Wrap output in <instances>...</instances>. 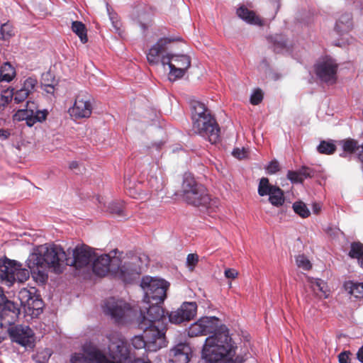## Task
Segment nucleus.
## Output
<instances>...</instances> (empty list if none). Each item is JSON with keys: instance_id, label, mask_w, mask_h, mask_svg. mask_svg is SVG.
Here are the masks:
<instances>
[{"instance_id": "28", "label": "nucleus", "mask_w": 363, "mask_h": 363, "mask_svg": "<svg viewBox=\"0 0 363 363\" xmlns=\"http://www.w3.org/2000/svg\"><path fill=\"white\" fill-rule=\"evenodd\" d=\"M174 67L187 70L191 66V59L186 55H174L172 56Z\"/></svg>"}, {"instance_id": "32", "label": "nucleus", "mask_w": 363, "mask_h": 363, "mask_svg": "<svg viewBox=\"0 0 363 363\" xmlns=\"http://www.w3.org/2000/svg\"><path fill=\"white\" fill-rule=\"evenodd\" d=\"M72 31L78 35L82 43H86L88 40L86 35V28L84 23L80 21H73L72 24Z\"/></svg>"}, {"instance_id": "26", "label": "nucleus", "mask_w": 363, "mask_h": 363, "mask_svg": "<svg viewBox=\"0 0 363 363\" xmlns=\"http://www.w3.org/2000/svg\"><path fill=\"white\" fill-rule=\"evenodd\" d=\"M16 77V70L10 62H4L0 67V82H10Z\"/></svg>"}, {"instance_id": "38", "label": "nucleus", "mask_w": 363, "mask_h": 363, "mask_svg": "<svg viewBox=\"0 0 363 363\" xmlns=\"http://www.w3.org/2000/svg\"><path fill=\"white\" fill-rule=\"evenodd\" d=\"M348 255L352 259H360L363 257V244L360 242H352Z\"/></svg>"}, {"instance_id": "2", "label": "nucleus", "mask_w": 363, "mask_h": 363, "mask_svg": "<svg viewBox=\"0 0 363 363\" xmlns=\"http://www.w3.org/2000/svg\"><path fill=\"white\" fill-rule=\"evenodd\" d=\"M208 336L203 346L202 358L208 363H237L234 359L238 349L236 343L230 335L225 325H220V320L215 316L202 317L191 324L188 329L190 337Z\"/></svg>"}, {"instance_id": "61", "label": "nucleus", "mask_w": 363, "mask_h": 363, "mask_svg": "<svg viewBox=\"0 0 363 363\" xmlns=\"http://www.w3.org/2000/svg\"><path fill=\"white\" fill-rule=\"evenodd\" d=\"M45 91L49 94L54 92V86L52 84H45Z\"/></svg>"}, {"instance_id": "14", "label": "nucleus", "mask_w": 363, "mask_h": 363, "mask_svg": "<svg viewBox=\"0 0 363 363\" xmlns=\"http://www.w3.org/2000/svg\"><path fill=\"white\" fill-rule=\"evenodd\" d=\"M338 65L331 59L326 58L318 62L314 66L317 77L323 82L333 84L337 80Z\"/></svg>"}, {"instance_id": "18", "label": "nucleus", "mask_w": 363, "mask_h": 363, "mask_svg": "<svg viewBox=\"0 0 363 363\" xmlns=\"http://www.w3.org/2000/svg\"><path fill=\"white\" fill-rule=\"evenodd\" d=\"M191 349L186 343H179L170 350L169 363H189Z\"/></svg>"}, {"instance_id": "19", "label": "nucleus", "mask_w": 363, "mask_h": 363, "mask_svg": "<svg viewBox=\"0 0 363 363\" xmlns=\"http://www.w3.org/2000/svg\"><path fill=\"white\" fill-rule=\"evenodd\" d=\"M179 40V39L162 38H160L150 50L147 59L150 64L155 65L159 62V57L165 51L167 44Z\"/></svg>"}, {"instance_id": "6", "label": "nucleus", "mask_w": 363, "mask_h": 363, "mask_svg": "<svg viewBox=\"0 0 363 363\" xmlns=\"http://www.w3.org/2000/svg\"><path fill=\"white\" fill-rule=\"evenodd\" d=\"M29 269H30L29 268ZM31 270L23 267L22 264L6 257L0 259V281L8 286L16 281L23 283L30 277Z\"/></svg>"}, {"instance_id": "22", "label": "nucleus", "mask_w": 363, "mask_h": 363, "mask_svg": "<svg viewBox=\"0 0 363 363\" xmlns=\"http://www.w3.org/2000/svg\"><path fill=\"white\" fill-rule=\"evenodd\" d=\"M272 48L277 53H281L288 50L287 40L284 35L276 34L267 38Z\"/></svg>"}, {"instance_id": "13", "label": "nucleus", "mask_w": 363, "mask_h": 363, "mask_svg": "<svg viewBox=\"0 0 363 363\" xmlns=\"http://www.w3.org/2000/svg\"><path fill=\"white\" fill-rule=\"evenodd\" d=\"M92 109L91 96L86 91H80L68 113L74 119H81L89 118L91 115Z\"/></svg>"}, {"instance_id": "48", "label": "nucleus", "mask_w": 363, "mask_h": 363, "mask_svg": "<svg viewBox=\"0 0 363 363\" xmlns=\"http://www.w3.org/2000/svg\"><path fill=\"white\" fill-rule=\"evenodd\" d=\"M301 178L303 181L305 179L311 178L314 176V171L310 167H302L300 169L298 170Z\"/></svg>"}, {"instance_id": "47", "label": "nucleus", "mask_w": 363, "mask_h": 363, "mask_svg": "<svg viewBox=\"0 0 363 363\" xmlns=\"http://www.w3.org/2000/svg\"><path fill=\"white\" fill-rule=\"evenodd\" d=\"M1 38L6 40L13 35V30L9 24H3L0 30Z\"/></svg>"}, {"instance_id": "55", "label": "nucleus", "mask_w": 363, "mask_h": 363, "mask_svg": "<svg viewBox=\"0 0 363 363\" xmlns=\"http://www.w3.org/2000/svg\"><path fill=\"white\" fill-rule=\"evenodd\" d=\"M238 273L233 269H227L225 270V276L228 279H235L237 277Z\"/></svg>"}, {"instance_id": "3", "label": "nucleus", "mask_w": 363, "mask_h": 363, "mask_svg": "<svg viewBox=\"0 0 363 363\" xmlns=\"http://www.w3.org/2000/svg\"><path fill=\"white\" fill-rule=\"evenodd\" d=\"M92 262V269L95 274L104 277L111 272L126 283H130L141 273V267L139 265L140 259L137 257L121 264V260L118 257H111L108 254H103L100 256L96 255Z\"/></svg>"}, {"instance_id": "15", "label": "nucleus", "mask_w": 363, "mask_h": 363, "mask_svg": "<svg viewBox=\"0 0 363 363\" xmlns=\"http://www.w3.org/2000/svg\"><path fill=\"white\" fill-rule=\"evenodd\" d=\"M197 304L196 302H184L176 311L169 315L172 323L180 324L194 318L196 314Z\"/></svg>"}, {"instance_id": "12", "label": "nucleus", "mask_w": 363, "mask_h": 363, "mask_svg": "<svg viewBox=\"0 0 363 363\" xmlns=\"http://www.w3.org/2000/svg\"><path fill=\"white\" fill-rule=\"evenodd\" d=\"M109 344L108 351L113 359L118 358L120 360H130L133 354L129 349L125 340L118 333H113L107 336Z\"/></svg>"}, {"instance_id": "31", "label": "nucleus", "mask_w": 363, "mask_h": 363, "mask_svg": "<svg viewBox=\"0 0 363 363\" xmlns=\"http://www.w3.org/2000/svg\"><path fill=\"white\" fill-rule=\"evenodd\" d=\"M36 292V290L35 288H32L30 289H22L18 292V299L21 301V306H23L24 308H26L28 305H29L30 302L31 301L33 298V296Z\"/></svg>"}, {"instance_id": "63", "label": "nucleus", "mask_w": 363, "mask_h": 363, "mask_svg": "<svg viewBox=\"0 0 363 363\" xmlns=\"http://www.w3.org/2000/svg\"><path fill=\"white\" fill-rule=\"evenodd\" d=\"M77 167H78V163H77V162H75V161H74V162H72L70 164V165H69V167H70L71 169H75V168H77Z\"/></svg>"}, {"instance_id": "21", "label": "nucleus", "mask_w": 363, "mask_h": 363, "mask_svg": "<svg viewBox=\"0 0 363 363\" xmlns=\"http://www.w3.org/2000/svg\"><path fill=\"white\" fill-rule=\"evenodd\" d=\"M237 15L239 18L245 21L246 23L252 25L262 26V21L256 13L249 10L244 6H241L237 9Z\"/></svg>"}, {"instance_id": "51", "label": "nucleus", "mask_w": 363, "mask_h": 363, "mask_svg": "<svg viewBox=\"0 0 363 363\" xmlns=\"http://www.w3.org/2000/svg\"><path fill=\"white\" fill-rule=\"evenodd\" d=\"M352 353L350 351H344L339 354L338 360L340 363H350V356Z\"/></svg>"}, {"instance_id": "33", "label": "nucleus", "mask_w": 363, "mask_h": 363, "mask_svg": "<svg viewBox=\"0 0 363 363\" xmlns=\"http://www.w3.org/2000/svg\"><path fill=\"white\" fill-rule=\"evenodd\" d=\"M125 186L126 189V194L130 197L138 199L141 194L140 184H135V182H132L130 179H125Z\"/></svg>"}, {"instance_id": "27", "label": "nucleus", "mask_w": 363, "mask_h": 363, "mask_svg": "<svg viewBox=\"0 0 363 363\" xmlns=\"http://www.w3.org/2000/svg\"><path fill=\"white\" fill-rule=\"evenodd\" d=\"M27 310L30 312L33 315H38L43 310V301L36 292L33 296V298L29 305L26 307Z\"/></svg>"}, {"instance_id": "43", "label": "nucleus", "mask_w": 363, "mask_h": 363, "mask_svg": "<svg viewBox=\"0 0 363 363\" xmlns=\"http://www.w3.org/2000/svg\"><path fill=\"white\" fill-rule=\"evenodd\" d=\"M48 111L45 109L40 111L37 109L35 111L34 114L31 116V120L33 121V124L36 122H43L47 118Z\"/></svg>"}, {"instance_id": "54", "label": "nucleus", "mask_w": 363, "mask_h": 363, "mask_svg": "<svg viewBox=\"0 0 363 363\" xmlns=\"http://www.w3.org/2000/svg\"><path fill=\"white\" fill-rule=\"evenodd\" d=\"M173 55H163L161 58V62L163 65H167L169 66V67L170 68V65H172L173 64V62H172V56Z\"/></svg>"}, {"instance_id": "44", "label": "nucleus", "mask_w": 363, "mask_h": 363, "mask_svg": "<svg viewBox=\"0 0 363 363\" xmlns=\"http://www.w3.org/2000/svg\"><path fill=\"white\" fill-rule=\"evenodd\" d=\"M296 262L298 267L304 270H308L311 268L310 261L304 255H298L296 259Z\"/></svg>"}, {"instance_id": "39", "label": "nucleus", "mask_w": 363, "mask_h": 363, "mask_svg": "<svg viewBox=\"0 0 363 363\" xmlns=\"http://www.w3.org/2000/svg\"><path fill=\"white\" fill-rule=\"evenodd\" d=\"M13 89H8L1 91L0 94V110L4 109L13 99Z\"/></svg>"}, {"instance_id": "37", "label": "nucleus", "mask_w": 363, "mask_h": 363, "mask_svg": "<svg viewBox=\"0 0 363 363\" xmlns=\"http://www.w3.org/2000/svg\"><path fill=\"white\" fill-rule=\"evenodd\" d=\"M337 147L333 141L323 140L317 147V150L320 154L332 155L333 154Z\"/></svg>"}, {"instance_id": "1", "label": "nucleus", "mask_w": 363, "mask_h": 363, "mask_svg": "<svg viewBox=\"0 0 363 363\" xmlns=\"http://www.w3.org/2000/svg\"><path fill=\"white\" fill-rule=\"evenodd\" d=\"M96 257L95 251L85 245H77L67 252L59 245L47 244L37 247L26 260L36 281L45 283L48 279V269L56 274L63 272L65 266L82 269L88 267Z\"/></svg>"}, {"instance_id": "29", "label": "nucleus", "mask_w": 363, "mask_h": 363, "mask_svg": "<svg viewBox=\"0 0 363 363\" xmlns=\"http://www.w3.org/2000/svg\"><path fill=\"white\" fill-rule=\"evenodd\" d=\"M269 201L272 205L279 207L284 203L283 191L278 186L273 189V191L269 195Z\"/></svg>"}, {"instance_id": "16", "label": "nucleus", "mask_w": 363, "mask_h": 363, "mask_svg": "<svg viewBox=\"0 0 363 363\" xmlns=\"http://www.w3.org/2000/svg\"><path fill=\"white\" fill-rule=\"evenodd\" d=\"M9 325L8 329L9 336L13 342L22 346L30 345L33 340V332L27 325Z\"/></svg>"}, {"instance_id": "46", "label": "nucleus", "mask_w": 363, "mask_h": 363, "mask_svg": "<svg viewBox=\"0 0 363 363\" xmlns=\"http://www.w3.org/2000/svg\"><path fill=\"white\" fill-rule=\"evenodd\" d=\"M263 99V93L261 89H257L250 96V103L253 105H258Z\"/></svg>"}, {"instance_id": "10", "label": "nucleus", "mask_w": 363, "mask_h": 363, "mask_svg": "<svg viewBox=\"0 0 363 363\" xmlns=\"http://www.w3.org/2000/svg\"><path fill=\"white\" fill-rule=\"evenodd\" d=\"M193 130L207 139L211 144L220 140V128L212 115L202 117L192 122Z\"/></svg>"}, {"instance_id": "40", "label": "nucleus", "mask_w": 363, "mask_h": 363, "mask_svg": "<svg viewBox=\"0 0 363 363\" xmlns=\"http://www.w3.org/2000/svg\"><path fill=\"white\" fill-rule=\"evenodd\" d=\"M292 208L294 212L301 218H307L310 216V211L303 201H296L293 203Z\"/></svg>"}, {"instance_id": "36", "label": "nucleus", "mask_w": 363, "mask_h": 363, "mask_svg": "<svg viewBox=\"0 0 363 363\" xmlns=\"http://www.w3.org/2000/svg\"><path fill=\"white\" fill-rule=\"evenodd\" d=\"M340 143L344 152H347L349 154H352L354 152L357 153L358 152L359 145L358 144V142L354 139H345L342 140Z\"/></svg>"}, {"instance_id": "59", "label": "nucleus", "mask_w": 363, "mask_h": 363, "mask_svg": "<svg viewBox=\"0 0 363 363\" xmlns=\"http://www.w3.org/2000/svg\"><path fill=\"white\" fill-rule=\"evenodd\" d=\"M357 357L360 362L363 363V345L359 349Z\"/></svg>"}, {"instance_id": "20", "label": "nucleus", "mask_w": 363, "mask_h": 363, "mask_svg": "<svg viewBox=\"0 0 363 363\" xmlns=\"http://www.w3.org/2000/svg\"><path fill=\"white\" fill-rule=\"evenodd\" d=\"M37 84V79L33 77L26 79L23 86L14 92L13 100L16 104L24 101L28 96L33 92Z\"/></svg>"}, {"instance_id": "62", "label": "nucleus", "mask_w": 363, "mask_h": 363, "mask_svg": "<svg viewBox=\"0 0 363 363\" xmlns=\"http://www.w3.org/2000/svg\"><path fill=\"white\" fill-rule=\"evenodd\" d=\"M121 361L122 360H120L119 359L118 361L111 360L105 355V360L102 363H122Z\"/></svg>"}, {"instance_id": "35", "label": "nucleus", "mask_w": 363, "mask_h": 363, "mask_svg": "<svg viewBox=\"0 0 363 363\" xmlns=\"http://www.w3.org/2000/svg\"><path fill=\"white\" fill-rule=\"evenodd\" d=\"M107 211L119 217H125L123 203L121 201H111L107 206Z\"/></svg>"}, {"instance_id": "34", "label": "nucleus", "mask_w": 363, "mask_h": 363, "mask_svg": "<svg viewBox=\"0 0 363 363\" xmlns=\"http://www.w3.org/2000/svg\"><path fill=\"white\" fill-rule=\"evenodd\" d=\"M277 186H274L269 184V179L266 177H262L259 180L258 186V194L260 196H264L269 195L273 191V189H275Z\"/></svg>"}, {"instance_id": "57", "label": "nucleus", "mask_w": 363, "mask_h": 363, "mask_svg": "<svg viewBox=\"0 0 363 363\" xmlns=\"http://www.w3.org/2000/svg\"><path fill=\"white\" fill-rule=\"evenodd\" d=\"M357 157L359 162L363 163V143L359 145L358 152H357Z\"/></svg>"}, {"instance_id": "60", "label": "nucleus", "mask_w": 363, "mask_h": 363, "mask_svg": "<svg viewBox=\"0 0 363 363\" xmlns=\"http://www.w3.org/2000/svg\"><path fill=\"white\" fill-rule=\"evenodd\" d=\"M130 363H151L149 360L141 358H135L133 360H129Z\"/></svg>"}, {"instance_id": "11", "label": "nucleus", "mask_w": 363, "mask_h": 363, "mask_svg": "<svg viewBox=\"0 0 363 363\" xmlns=\"http://www.w3.org/2000/svg\"><path fill=\"white\" fill-rule=\"evenodd\" d=\"M20 314L18 304L7 299L2 288L0 287V326L6 328L14 324Z\"/></svg>"}, {"instance_id": "64", "label": "nucleus", "mask_w": 363, "mask_h": 363, "mask_svg": "<svg viewBox=\"0 0 363 363\" xmlns=\"http://www.w3.org/2000/svg\"><path fill=\"white\" fill-rule=\"evenodd\" d=\"M320 207L317 204L313 205V211L315 213H318L319 212Z\"/></svg>"}, {"instance_id": "52", "label": "nucleus", "mask_w": 363, "mask_h": 363, "mask_svg": "<svg viewBox=\"0 0 363 363\" xmlns=\"http://www.w3.org/2000/svg\"><path fill=\"white\" fill-rule=\"evenodd\" d=\"M26 109L30 113V116L34 114L35 111L38 109V106L34 101H28L26 106Z\"/></svg>"}, {"instance_id": "24", "label": "nucleus", "mask_w": 363, "mask_h": 363, "mask_svg": "<svg viewBox=\"0 0 363 363\" xmlns=\"http://www.w3.org/2000/svg\"><path fill=\"white\" fill-rule=\"evenodd\" d=\"M352 28V18L350 13L342 14L337 21L335 29L338 33L350 31Z\"/></svg>"}, {"instance_id": "41", "label": "nucleus", "mask_w": 363, "mask_h": 363, "mask_svg": "<svg viewBox=\"0 0 363 363\" xmlns=\"http://www.w3.org/2000/svg\"><path fill=\"white\" fill-rule=\"evenodd\" d=\"M14 121H26V124L28 126H32L33 125V121L31 120V116H30V113L26 109H20L13 115Z\"/></svg>"}, {"instance_id": "9", "label": "nucleus", "mask_w": 363, "mask_h": 363, "mask_svg": "<svg viewBox=\"0 0 363 363\" xmlns=\"http://www.w3.org/2000/svg\"><path fill=\"white\" fill-rule=\"evenodd\" d=\"M104 313L117 323H124L130 319L133 309L123 300L109 298L104 302Z\"/></svg>"}, {"instance_id": "17", "label": "nucleus", "mask_w": 363, "mask_h": 363, "mask_svg": "<svg viewBox=\"0 0 363 363\" xmlns=\"http://www.w3.org/2000/svg\"><path fill=\"white\" fill-rule=\"evenodd\" d=\"M105 354L96 347L84 348V352H75L70 358L71 363H102Z\"/></svg>"}, {"instance_id": "23", "label": "nucleus", "mask_w": 363, "mask_h": 363, "mask_svg": "<svg viewBox=\"0 0 363 363\" xmlns=\"http://www.w3.org/2000/svg\"><path fill=\"white\" fill-rule=\"evenodd\" d=\"M192 122L201 119L202 117L211 115V111L207 108L204 104L194 101L191 103Z\"/></svg>"}, {"instance_id": "58", "label": "nucleus", "mask_w": 363, "mask_h": 363, "mask_svg": "<svg viewBox=\"0 0 363 363\" xmlns=\"http://www.w3.org/2000/svg\"><path fill=\"white\" fill-rule=\"evenodd\" d=\"M10 135V133L9 130L5 129H0V138L3 140L7 139Z\"/></svg>"}, {"instance_id": "42", "label": "nucleus", "mask_w": 363, "mask_h": 363, "mask_svg": "<svg viewBox=\"0 0 363 363\" xmlns=\"http://www.w3.org/2000/svg\"><path fill=\"white\" fill-rule=\"evenodd\" d=\"M187 70L177 68V67H174V65H170L169 72V79L170 81H175L178 79L182 78Z\"/></svg>"}, {"instance_id": "45", "label": "nucleus", "mask_w": 363, "mask_h": 363, "mask_svg": "<svg viewBox=\"0 0 363 363\" xmlns=\"http://www.w3.org/2000/svg\"><path fill=\"white\" fill-rule=\"evenodd\" d=\"M199 262V255L196 253H191L187 255L186 265L192 271Z\"/></svg>"}, {"instance_id": "49", "label": "nucleus", "mask_w": 363, "mask_h": 363, "mask_svg": "<svg viewBox=\"0 0 363 363\" xmlns=\"http://www.w3.org/2000/svg\"><path fill=\"white\" fill-rule=\"evenodd\" d=\"M287 178L292 183H302L303 180L301 178L298 171H289L287 173Z\"/></svg>"}, {"instance_id": "7", "label": "nucleus", "mask_w": 363, "mask_h": 363, "mask_svg": "<svg viewBox=\"0 0 363 363\" xmlns=\"http://www.w3.org/2000/svg\"><path fill=\"white\" fill-rule=\"evenodd\" d=\"M140 286L145 294L143 301L162 303L167 297L169 284L164 279L146 276L143 277Z\"/></svg>"}, {"instance_id": "30", "label": "nucleus", "mask_w": 363, "mask_h": 363, "mask_svg": "<svg viewBox=\"0 0 363 363\" xmlns=\"http://www.w3.org/2000/svg\"><path fill=\"white\" fill-rule=\"evenodd\" d=\"M311 287L313 291L318 294V292H320L323 295L327 298V284L320 279L309 278L308 279Z\"/></svg>"}, {"instance_id": "53", "label": "nucleus", "mask_w": 363, "mask_h": 363, "mask_svg": "<svg viewBox=\"0 0 363 363\" xmlns=\"http://www.w3.org/2000/svg\"><path fill=\"white\" fill-rule=\"evenodd\" d=\"M110 20L112 22L113 26L115 29L118 30L120 27V22L118 20L116 14L109 13Z\"/></svg>"}, {"instance_id": "50", "label": "nucleus", "mask_w": 363, "mask_h": 363, "mask_svg": "<svg viewBox=\"0 0 363 363\" xmlns=\"http://www.w3.org/2000/svg\"><path fill=\"white\" fill-rule=\"evenodd\" d=\"M269 174H274L279 169V165L277 161H272L266 168Z\"/></svg>"}, {"instance_id": "8", "label": "nucleus", "mask_w": 363, "mask_h": 363, "mask_svg": "<svg viewBox=\"0 0 363 363\" xmlns=\"http://www.w3.org/2000/svg\"><path fill=\"white\" fill-rule=\"evenodd\" d=\"M143 330V335H135L131 340L133 347L136 350L145 348L155 352L165 346V336H162L157 330L140 328Z\"/></svg>"}, {"instance_id": "25", "label": "nucleus", "mask_w": 363, "mask_h": 363, "mask_svg": "<svg viewBox=\"0 0 363 363\" xmlns=\"http://www.w3.org/2000/svg\"><path fill=\"white\" fill-rule=\"evenodd\" d=\"M344 287L355 298H363V282L348 281L345 283Z\"/></svg>"}, {"instance_id": "4", "label": "nucleus", "mask_w": 363, "mask_h": 363, "mask_svg": "<svg viewBox=\"0 0 363 363\" xmlns=\"http://www.w3.org/2000/svg\"><path fill=\"white\" fill-rule=\"evenodd\" d=\"M182 196L189 205L216 211L220 204L217 198H211L206 188L196 182L191 174H185L182 185Z\"/></svg>"}, {"instance_id": "56", "label": "nucleus", "mask_w": 363, "mask_h": 363, "mask_svg": "<svg viewBox=\"0 0 363 363\" xmlns=\"http://www.w3.org/2000/svg\"><path fill=\"white\" fill-rule=\"evenodd\" d=\"M233 155L237 158L241 159L245 156L244 149L235 148L233 151Z\"/></svg>"}, {"instance_id": "5", "label": "nucleus", "mask_w": 363, "mask_h": 363, "mask_svg": "<svg viewBox=\"0 0 363 363\" xmlns=\"http://www.w3.org/2000/svg\"><path fill=\"white\" fill-rule=\"evenodd\" d=\"M143 304L140 308V315L137 319L138 328L151 329L153 332L157 330L161 335L165 336L167 318L164 310L160 306L161 303L143 301Z\"/></svg>"}]
</instances>
